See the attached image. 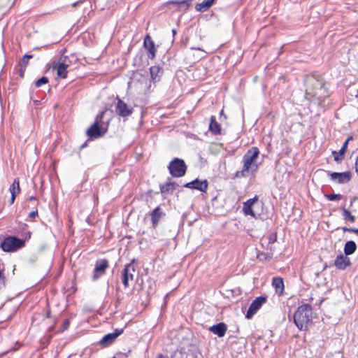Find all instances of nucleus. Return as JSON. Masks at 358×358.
Masks as SVG:
<instances>
[{
	"label": "nucleus",
	"mask_w": 358,
	"mask_h": 358,
	"mask_svg": "<svg viewBox=\"0 0 358 358\" xmlns=\"http://www.w3.org/2000/svg\"><path fill=\"white\" fill-rule=\"evenodd\" d=\"M305 95L306 100L322 106L331 95L326 82L321 76L311 74L304 80Z\"/></svg>",
	"instance_id": "nucleus-1"
},
{
	"label": "nucleus",
	"mask_w": 358,
	"mask_h": 358,
	"mask_svg": "<svg viewBox=\"0 0 358 358\" xmlns=\"http://www.w3.org/2000/svg\"><path fill=\"white\" fill-rule=\"evenodd\" d=\"M260 151L257 147L253 146L248 150L243 157V166L241 170L237 171L234 176L236 178H245L249 173H253L258 169L257 160Z\"/></svg>",
	"instance_id": "nucleus-2"
},
{
	"label": "nucleus",
	"mask_w": 358,
	"mask_h": 358,
	"mask_svg": "<svg viewBox=\"0 0 358 358\" xmlns=\"http://www.w3.org/2000/svg\"><path fill=\"white\" fill-rule=\"evenodd\" d=\"M294 323L300 331H308L313 324V307L310 304L300 305L293 316Z\"/></svg>",
	"instance_id": "nucleus-3"
},
{
	"label": "nucleus",
	"mask_w": 358,
	"mask_h": 358,
	"mask_svg": "<svg viewBox=\"0 0 358 358\" xmlns=\"http://www.w3.org/2000/svg\"><path fill=\"white\" fill-rule=\"evenodd\" d=\"M106 109L101 111L94 118V122L86 130V135L90 139H97L103 136L108 130V122H104L103 119Z\"/></svg>",
	"instance_id": "nucleus-4"
},
{
	"label": "nucleus",
	"mask_w": 358,
	"mask_h": 358,
	"mask_svg": "<svg viewBox=\"0 0 358 358\" xmlns=\"http://www.w3.org/2000/svg\"><path fill=\"white\" fill-rule=\"evenodd\" d=\"M25 245L24 241L15 236L6 237L0 244V248L6 252H15L22 248Z\"/></svg>",
	"instance_id": "nucleus-5"
},
{
	"label": "nucleus",
	"mask_w": 358,
	"mask_h": 358,
	"mask_svg": "<svg viewBox=\"0 0 358 358\" xmlns=\"http://www.w3.org/2000/svg\"><path fill=\"white\" fill-rule=\"evenodd\" d=\"M187 165L183 159L174 158L168 166L170 174L174 178H180L185 175L187 172Z\"/></svg>",
	"instance_id": "nucleus-6"
},
{
	"label": "nucleus",
	"mask_w": 358,
	"mask_h": 358,
	"mask_svg": "<svg viewBox=\"0 0 358 358\" xmlns=\"http://www.w3.org/2000/svg\"><path fill=\"white\" fill-rule=\"evenodd\" d=\"M132 84L134 87L144 94L149 92L152 87L151 80L143 74H139L138 78L134 77Z\"/></svg>",
	"instance_id": "nucleus-7"
},
{
	"label": "nucleus",
	"mask_w": 358,
	"mask_h": 358,
	"mask_svg": "<svg viewBox=\"0 0 358 358\" xmlns=\"http://www.w3.org/2000/svg\"><path fill=\"white\" fill-rule=\"evenodd\" d=\"M135 260L133 259L131 263L124 266L122 272V281L125 288L129 287V282L133 281L134 273L136 271L134 266Z\"/></svg>",
	"instance_id": "nucleus-8"
},
{
	"label": "nucleus",
	"mask_w": 358,
	"mask_h": 358,
	"mask_svg": "<svg viewBox=\"0 0 358 358\" xmlns=\"http://www.w3.org/2000/svg\"><path fill=\"white\" fill-rule=\"evenodd\" d=\"M109 267L108 261L106 259H98L96 261L94 273L92 276L93 280H98L101 276L105 274L106 269Z\"/></svg>",
	"instance_id": "nucleus-9"
},
{
	"label": "nucleus",
	"mask_w": 358,
	"mask_h": 358,
	"mask_svg": "<svg viewBox=\"0 0 358 358\" xmlns=\"http://www.w3.org/2000/svg\"><path fill=\"white\" fill-rule=\"evenodd\" d=\"M266 301V297L261 296L257 297L250 304L247 313L245 315V317L248 319H251L254 315L260 309L264 303Z\"/></svg>",
	"instance_id": "nucleus-10"
},
{
	"label": "nucleus",
	"mask_w": 358,
	"mask_h": 358,
	"mask_svg": "<svg viewBox=\"0 0 358 358\" xmlns=\"http://www.w3.org/2000/svg\"><path fill=\"white\" fill-rule=\"evenodd\" d=\"M327 173L330 177V179L338 184L347 183L350 182L352 178V173L350 171H345L342 173L327 171Z\"/></svg>",
	"instance_id": "nucleus-11"
},
{
	"label": "nucleus",
	"mask_w": 358,
	"mask_h": 358,
	"mask_svg": "<svg viewBox=\"0 0 358 358\" xmlns=\"http://www.w3.org/2000/svg\"><path fill=\"white\" fill-rule=\"evenodd\" d=\"M116 113L121 117H128L133 113V108L129 106L119 97H117Z\"/></svg>",
	"instance_id": "nucleus-12"
},
{
	"label": "nucleus",
	"mask_w": 358,
	"mask_h": 358,
	"mask_svg": "<svg viewBox=\"0 0 358 358\" xmlns=\"http://www.w3.org/2000/svg\"><path fill=\"white\" fill-rule=\"evenodd\" d=\"M52 68L53 70L56 71L57 76L61 78L65 79L68 76V64H66V62H62L59 59L57 61H54L52 63Z\"/></svg>",
	"instance_id": "nucleus-13"
},
{
	"label": "nucleus",
	"mask_w": 358,
	"mask_h": 358,
	"mask_svg": "<svg viewBox=\"0 0 358 358\" xmlns=\"http://www.w3.org/2000/svg\"><path fill=\"white\" fill-rule=\"evenodd\" d=\"M143 47L147 50L148 58L154 59L156 56L157 50L155 43L149 34H147L144 38Z\"/></svg>",
	"instance_id": "nucleus-14"
},
{
	"label": "nucleus",
	"mask_w": 358,
	"mask_h": 358,
	"mask_svg": "<svg viewBox=\"0 0 358 358\" xmlns=\"http://www.w3.org/2000/svg\"><path fill=\"white\" fill-rule=\"evenodd\" d=\"M123 333V329H116L114 332L105 335L99 341V344L103 347L110 345L115 339Z\"/></svg>",
	"instance_id": "nucleus-15"
},
{
	"label": "nucleus",
	"mask_w": 358,
	"mask_h": 358,
	"mask_svg": "<svg viewBox=\"0 0 358 358\" xmlns=\"http://www.w3.org/2000/svg\"><path fill=\"white\" fill-rule=\"evenodd\" d=\"M184 187L189 189H197L202 192H206L208 183L206 180H199V179H195L193 181L185 184Z\"/></svg>",
	"instance_id": "nucleus-16"
},
{
	"label": "nucleus",
	"mask_w": 358,
	"mask_h": 358,
	"mask_svg": "<svg viewBox=\"0 0 358 358\" xmlns=\"http://www.w3.org/2000/svg\"><path fill=\"white\" fill-rule=\"evenodd\" d=\"M258 199L259 197L256 195L252 199H250L243 203V212L245 215H250L252 217H255V213L252 207Z\"/></svg>",
	"instance_id": "nucleus-17"
},
{
	"label": "nucleus",
	"mask_w": 358,
	"mask_h": 358,
	"mask_svg": "<svg viewBox=\"0 0 358 358\" xmlns=\"http://www.w3.org/2000/svg\"><path fill=\"white\" fill-rule=\"evenodd\" d=\"M350 259L346 255H338L334 261L335 266L340 270H344L350 265Z\"/></svg>",
	"instance_id": "nucleus-18"
},
{
	"label": "nucleus",
	"mask_w": 358,
	"mask_h": 358,
	"mask_svg": "<svg viewBox=\"0 0 358 358\" xmlns=\"http://www.w3.org/2000/svg\"><path fill=\"white\" fill-rule=\"evenodd\" d=\"M192 1V0H172L167 1L166 3L167 5L172 4L176 6L177 10H187L190 6Z\"/></svg>",
	"instance_id": "nucleus-19"
},
{
	"label": "nucleus",
	"mask_w": 358,
	"mask_h": 358,
	"mask_svg": "<svg viewBox=\"0 0 358 358\" xmlns=\"http://www.w3.org/2000/svg\"><path fill=\"white\" fill-rule=\"evenodd\" d=\"M272 286L275 289V293L279 296H282L284 293L285 285L283 279L281 277H275L272 279Z\"/></svg>",
	"instance_id": "nucleus-20"
},
{
	"label": "nucleus",
	"mask_w": 358,
	"mask_h": 358,
	"mask_svg": "<svg viewBox=\"0 0 358 358\" xmlns=\"http://www.w3.org/2000/svg\"><path fill=\"white\" fill-rule=\"evenodd\" d=\"M209 330L218 337H223L227 330V326L224 322H220L210 327Z\"/></svg>",
	"instance_id": "nucleus-21"
},
{
	"label": "nucleus",
	"mask_w": 358,
	"mask_h": 358,
	"mask_svg": "<svg viewBox=\"0 0 358 358\" xmlns=\"http://www.w3.org/2000/svg\"><path fill=\"white\" fill-rule=\"evenodd\" d=\"M164 215V213L162 211V208L160 206L156 207L151 213V221H152V225L153 228H156L158 222L162 217V216Z\"/></svg>",
	"instance_id": "nucleus-22"
},
{
	"label": "nucleus",
	"mask_w": 358,
	"mask_h": 358,
	"mask_svg": "<svg viewBox=\"0 0 358 358\" xmlns=\"http://www.w3.org/2000/svg\"><path fill=\"white\" fill-rule=\"evenodd\" d=\"M209 131L215 135L220 134L221 133V125L217 122L214 115L210 117Z\"/></svg>",
	"instance_id": "nucleus-23"
},
{
	"label": "nucleus",
	"mask_w": 358,
	"mask_h": 358,
	"mask_svg": "<svg viewBox=\"0 0 358 358\" xmlns=\"http://www.w3.org/2000/svg\"><path fill=\"white\" fill-rule=\"evenodd\" d=\"M150 73L151 82L152 81L155 83L159 80L160 76L162 74V71L159 66H152L150 68Z\"/></svg>",
	"instance_id": "nucleus-24"
},
{
	"label": "nucleus",
	"mask_w": 358,
	"mask_h": 358,
	"mask_svg": "<svg viewBox=\"0 0 358 358\" xmlns=\"http://www.w3.org/2000/svg\"><path fill=\"white\" fill-rule=\"evenodd\" d=\"M176 183L175 182L168 181L165 184L160 186V192L162 194L172 193L176 189Z\"/></svg>",
	"instance_id": "nucleus-25"
},
{
	"label": "nucleus",
	"mask_w": 358,
	"mask_h": 358,
	"mask_svg": "<svg viewBox=\"0 0 358 358\" xmlns=\"http://www.w3.org/2000/svg\"><path fill=\"white\" fill-rule=\"evenodd\" d=\"M214 1L215 0H203V2L197 3L195 8L197 11L205 12L213 5Z\"/></svg>",
	"instance_id": "nucleus-26"
},
{
	"label": "nucleus",
	"mask_w": 358,
	"mask_h": 358,
	"mask_svg": "<svg viewBox=\"0 0 358 358\" xmlns=\"http://www.w3.org/2000/svg\"><path fill=\"white\" fill-rule=\"evenodd\" d=\"M357 249V245L353 241H348L344 245V252L346 256L352 255Z\"/></svg>",
	"instance_id": "nucleus-27"
},
{
	"label": "nucleus",
	"mask_w": 358,
	"mask_h": 358,
	"mask_svg": "<svg viewBox=\"0 0 358 358\" xmlns=\"http://www.w3.org/2000/svg\"><path fill=\"white\" fill-rule=\"evenodd\" d=\"M9 191L11 194L18 195L21 192V188L20 186V180L19 178H15L13 183L9 187Z\"/></svg>",
	"instance_id": "nucleus-28"
},
{
	"label": "nucleus",
	"mask_w": 358,
	"mask_h": 358,
	"mask_svg": "<svg viewBox=\"0 0 358 358\" xmlns=\"http://www.w3.org/2000/svg\"><path fill=\"white\" fill-rule=\"evenodd\" d=\"M33 57V55H25L22 60L20 61V67H21V70H20V76L21 77H23L24 76V72L25 71V69L28 64V62H29V59L32 58Z\"/></svg>",
	"instance_id": "nucleus-29"
},
{
	"label": "nucleus",
	"mask_w": 358,
	"mask_h": 358,
	"mask_svg": "<svg viewBox=\"0 0 358 358\" xmlns=\"http://www.w3.org/2000/svg\"><path fill=\"white\" fill-rule=\"evenodd\" d=\"M342 215L345 220H348L350 222H354L355 221V217L345 208L342 209Z\"/></svg>",
	"instance_id": "nucleus-30"
},
{
	"label": "nucleus",
	"mask_w": 358,
	"mask_h": 358,
	"mask_svg": "<svg viewBox=\"0 0 358 358\" xmlns=\"http://www.w3.org/2000/svg\"><path fill=\"white\" fill-rule=\"evenodd\" d=\"M353 139V137L352 136H350L344 142V143L343 144V146L341 147V150H339L340 151V154L341 155H345L347 150H348V143L350 141H352Z\"/></svg>",
	"instance_id": "nucleus-31"
},
{
	"label": "nucleus",
	"mask_w": 358,
	"mask_h": 358,
	"mask_svg": "<svg viewBox=\"0 0 358 358\" xmlns=\"http://www.w3.org/2000/svg\"><path fill=\"white\" fill-rule=\"evenodd\" d=\"M48 82V78L45 76H43L35 82V87H40L43 85L47 84Z\"/></svg>",
	"instance_id": "nucleus-32"
},
{
	"label": "nucleus",
	"mask_w": 358,
	"mask_h": 358,
	"mask_svg": "<svg viewBox=\"0 0 358 358\" xmlns=\"http://www.w3.org/2000/svg\"><path fill=\"white\" fill-rule=\"evenodd\" d=\"M268 239V245H272L277 241V234H270L267 236ZM272 248V246H271Z\"/></svg>",
	"instance_id": "nucleus-33"
},
{
	"label": "nucleus",
	"mask_w": 358,
	"mask_h": 358,
	"mask_svg": "<svg viewBox=\"0 0 358 358\" xmlns=\"http://www.w3.org/2000/svg\"><path fill=\"white\" fill-rule=\"evenodd\" d=\"M331 154L334 156V160L338 163L341 162L342 161V159L344 158V155H341L340 151L338 152L335 150H333L331 152Z\"/></svg>",
	"instance_id": "nucleus-34"
},
{
	"label": "nucleus",
	"mask_w": 358,
	"mask_h": 358,
	"mask_svg": "<svg viewBox=\"0 0 358 358\" xmlns=\"http://www.w3.org/2000/svg\"><path fill=\"white\" fill-rule=\"evenodd\" d=\"M325 197L329 201L340 200L342 196L341 194H326Z\"/></svg>",
	"instance_id": "nucleus-35"
},
{
	"label": "nucleus",
	"mask_w": 358,
	"mask_h": 358,
	"mask_svg": "<svg viewBox=\"0 0 358 358\" xmlns=\"http://www.w3.org/2000/svg\"><path fill=\"white\" fill-rule=\"evenodd\" d=\"M11 0H0V8H6L10 5Z\"/></svg>",
	"instance_id": "nucleus-36"
},
{
	"label": "nucleus",
	"mask_w": 358,
	"mask_h": 358,
	"mask_svg": "<svg viewBox=\"0 0 358 358\" xmlns=\"http://www.w3.org/2000/svg\"><path fill=\"white\" fill-rule=\"evenodd\" d=\"M58 59L59 61H62V62H66V64H68V67H69L71 64V62L69 57L66 55H62Z\"/></svg>",
	"instance_id": "nucleus-37"
},
{
	"label": "nucleus",
	"mask_w": 358,
	"mask_h": 358,
	"mask_svg": "<svg viewBox=\"0 0 358 358\" xmlns=\"http://www.w3.org/2000/svg\"><path fill=\"white\" fill-rule=\"evenodd\" d=\"M271 252L265 254V253H261L260 256H264V258L265 260H270L272 258L273 256V249L271 247H270Z\"/></svg>",
	"instance_id": "nucleus-38"
},
{
	"label": "nucleus",
	"mask_w": 358,
	"mask_h": 358,
	"mask_svg": "<svg viewBox=\"0 0 358 358\" xmlns=\"http://www.w3.org/2000/svg\"><path fill=\"white\" fill-rule=\"evenodd\" d=\"M5 285V276L3 271L0 269V289Z\"/></svg>",
	"instance_id": "nucleus-39"
},
{
	"label": "nucleus",
	"mask_w": 358,
	"mask_h": 358,
	"mask_svg": "<svg viewBox=\"0 0 358 358\" xmlns=\"http://www.w3.org/2000/svg\"><path fill=\"white\" fill-rule=\"evenodd\" d=\"M38 210H34V211H31V213H29V217L31 219H35L36 217H38Z\"/></svg>",
	"instance_id": "nucleus-40"
},
{
	"label": "nucleus",
	"mask_w": 358,
	"mask_h": 358,
	"mask_svg": "<svg viewBox=\"0 0 358 358\" xmlns=\"http://www.w3.org/2000/svg\"><path fill=\"white\" fill-rule=\"evenodd\" d=\"M69 320H65L64 322H63V324H62V331H64V330H66L69 327Z\"/></svg>",
	"instance_id": "nucleus-41"
},
{
	"label": "nucleus",
	"mask_w": 358,
	"mask_h": 358,
	"mask_svg": "<svg viewBox=\"0 0 358 358\" xmlns=\"http://www.w3.org/2000/svg\"><path fill=\"white\" fill-rule=\"evenodd\" d=\"M16 196H17L15 195V194H11V196H10V204H13L14 203Z\"/></svg>",
	"instance_id": "nucleus-42"
},
{
	"label": "nucleus",
	"mask_w": 358,
	"mask_h": 358,
	"mask_svg": "<svg viewBox=\"0 0 358 358\" xmlns=\"http://www.w3.org/2000/svg\"><path fill=\"white\" fill-rule=\"evenodd\" d=\"M343 231L353 232L354 229L353 228H346V227H344V228H343Z\"/></svg>",
	"instance_id": "nucleus-43"
},
{
	"label": "nucleus",
	"mask_w": 358,
	"mask_h": 358,
	"mask_svg": "<svg viewBox=\"0 0 358 358\" xmlns=\"http://www.w3.org/2000/svg\"><path fill=\"white\" fill-rule=\"evenodd\" d=\"M46 317H48V318L50 317V308H48V310H47Z\"/></svg>",
	"instance_id": "nucleus-44"
},
{
	"label": "nucleus",
	"mask_w": 358,
	"mask_h": 358,
	"mask_svg": "<svg viewBox=\"0 0 358 358\" xmlns=\"http://www.w3.org/2000/svg\"><path fill=\"white\" fill-rule=\"evenodd\" d=\"M28 201H32V200H37L36 196H29L28 199H27Z\"/></svg>",
	"instance_id": "nucleus-45"
},
{
	"label": "nucleus",
	"mask_w": 358,
	"mask_h": 358,
	"mask_svg": "<svg viewBox=\"0 0 358 358\" xmlns=\"http://www.w3.org/2000/svg\"><path fill=\"white\" fill-rule=\"evenodd\" d=\"M156 358H166L164 355L159 354Z\"/></svg>",
	"instance_id": "nucleus-46"
},
{
	"label": "nucleus",
	"mask_w": 358,
	"mask_h": 358,
	"mask_svg": "<svg viewBox=\"0 0 358 358\" xmlns=\"http://www.w3.org/2000/svg\"><path fill=\"white\" fill-rule=\"evenodd\" d=\"M353 233L358 234V229H354Z\"/></svg>",
	"instance_id": "nucleus-47"
},
{
	"label": "nucleus",
	"mask_w": 358,
	"mask_h": 358,
	"mask_svg": "<svg viewBox=\"0 0 358 358\" xmlns=\"http://www.w3.org/2000/svg\"><path fill=\"white\" fill-rule=\"evenodd\" d=\"M172 33H173V35L175 36L176 34L177 31L176 29H173Z\"/></svg>",
	"instance_id": "nucleus-48"
},
{
	"label": "nucleus",
	"mask_w": 358,
	"mask_h": 358,
	"mask_svg": "<svg viewBox=\"0 0 358 358\" xmlns=\"http://www.w3.org/2000/svg\"><path fill=\"white\" fill-rule=\"evenodd\" d=\"M355 97H356L357 99H358V90H357V94L355 95Z\"/></svg>",
	"instance_id": "nucleus-49"
},
{
	"label": "nucleus",
	"mask_w": 358,
	"mask_h": 358,
	"mask_svg": "<svg viewBox=\"0 0 358 358\" xmlns=\"http://www.w3.org/2000/svg\"><path fill=\"white\" fill-rule=\"evenodd\" d=\"M113 358H115V357H113Z\"/></svg>",
	"instance_id": "nucleus-50"
}]
</instances>
